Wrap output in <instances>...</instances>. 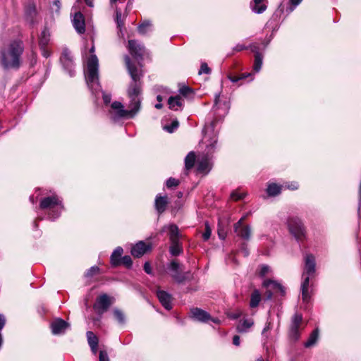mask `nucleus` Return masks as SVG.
Wrapping results in <instances>:
<instances>
[{
  "label": "nucleus",
  "mask_w": 361,
  "mask_h": 361,
  "mask_svg": "<svg viewBox=\"0 0 361 361\" xmlns=\"http://www.w3.org/2000/svg\"><path fill=\"white\" fill-rule=\"evenodd\" d=\"M261 301V294L258 290H254L250 296V306L251 308L257 307Z\"/></svg>",
  "instance_id": "obj_27"
},
{
  "label": "nucleus",
  "mask_w": 361,
  "mask_h": 361,
  "mask_svg": "<svg viewBox=\"0 0 361 361\" xmlns=\"http://www.w3.org/2000/svg\"><path fill=\"white\" fill-rule=\"evenodd\" d=\"M211 234H212L211 228L209 227V224L207 222H206L204 232L202 234V238H203L204 240H205V241L208 240L211 236Z\"/></svg>",
  "instance_id": "obj_40"
},
{
  "label": "nucleus",
  "mask_w": 361,
  "mask_h": 361,
  "mask_svg": "<svg viewBox=\"0 0 361 361\" xmlns=\"http://www.w3.org/2000/svg\"><path fill=\"white\" fill-rule=\"evenodd\" d=\"M254 320L252 318H243L240 320L236 326V331L238 333L244 334L250 331V329L254 325Z\"/></svg>",
  "instance_id": "obj_15"
},
{
  "label": "nucleus",
  "mask_w": 361,
  "mask_h": 361,
  "mask_svg": "<svg viewBox=\"0 0 361 361\" xmlns=\"http://www.w3.org/2000/svg\"><path fill=\"white\" fill-rule=\"evenodd\" d=\"M270 271V267L268 265L263 264L260 267L259 275L263 277L265 276Z\"/></svg>",
  "instance_id": "obj_42"
},
{
  "label": "nucleus",
  "mask_w": 361,
  "mask_h": 361,
  "mask_svg": "<svg viewBox=\"0 0 361 361\" xmlns=\"http://www.w3.org/2000/svg\"><path fill=\"white\" fill-rule=\"evenodd\" d=\"M6 323V319L5 317L3 314H0V330H1Z\"/></svg>",
  "instance_id": "obj_54"
},
{
  "label": "nucleus",
  "mask_w": 361,
  "mask_h": 361,
  "mask_svg": "<svg viewBox=\"0 0 361 361\" xmlns=\"http://www.w3.org/2000/svg\"><path fill=\"white\" fill-rule=\"evenodd\" d=\"M87 338L90 348H93L95 345H98V338L92 331L87 332Z\"/></svg>",
  "instance_id": "obj_30"
},
{
  "label": "nucleus",
  "mask_w": 361,
  "mask_h": 361,
  "mask_svg": "<svg viewBox=\"0 0 361 361\" xmlns=\"http://www.w3.org/2000/svg\"><path fill=\"white\" fill-rule=\"evenodd\" d=\"M98 69V59L96 55L92 54L87 61L85 78L87 85L93 94H96L100 90Z\"/></svg>",
  "instance_id": "obj_3"
},
{
  "label": "nucleus",
  "mask_w": 361,
  "mask_h": 361,
  "mask_svg": "<svg viewBox=\"0 0 361 361\" xmlns=\"http://www.w3.org/2000/svg\"><path fill=\"white\" fill-rule=\"evenodd\" d=\"M263 286L267 289L265 293L267 300H270L275 293L280 292L281 295H284L285 293L283 287L275 281L270 279L264 280Z\"/></svg>",
  "instance_id": "obj_7"
},
{
  "label": "nucleus",
  "mask_w": 361,
  "mask_h": 361,
  "mask_svg": "<svg viewBox=\"0 0 361 361\" xmlns=\"http://www.w3.org/2000/svg\"><path fill=\"white\" fill-rule=\"evenodd\" d=\"M169 109L177 111L183 106V99L180 95L170 97L168 99Z\"/></svg>",
  "instance_id": "obj_22"
},
{
  "label": "nucleus",
  "mask_w": 361,
  "mask_h": 361,
  "mask_svg": "<svg viewBox=\"0 0 361 361\" xmlns=\"http://www.w3.org/2000/svg\"><path fill=\"white\" fill-rule=\"evenodd\" d=\"M242 315V312L240 310H237L235 312H232L228 314V317L232 319H237Z\"/></svg>",
  "instance_id": "obj_47"
},
{
  "label": "nucleus",
  "mask_w": 361,
  "mask_h": 361,
  "mask_svg": "<svg viewBox=\"0 0 361 361\" xmlns=\"http://www.w3.org/2000/svg\"><path fill=\"white\" fill-rule=\"evenodd\" d=\"M103 99L105 104H109L111 102V95L104 93Z\"/></svg>",
  "instance_id": "obj_55"
},
{
  "label": "nucleus",
  "mask_w": 361,
  "mask_h": 361,
  "mask_svg": "<svg viewBox=\"0 0 361 361\" xmlns=\"http://www.w3.org/2000/svg\"><path fill=\"white\" fill-rule=\"evenodd\" d=\"M180 233L178 228L175 224L169 226V238L171 241L179 240Z\"/></svg>",
  "instance_id": "obj_28"
},
{
  "label": "nucleus",
  "mask_w": 361,
  "mask_h": 361,
  "mask_svg": "<svg viewBox=\"0 0 361 361\" xmlns=\"http://www.w3.org/2000/svg\"><path fill=\"white\" fill-rule=\"evenodd\" d=\"M128 49L130 54L137 60H142L145 53V47L136 40L128 41Z\"/></svg>",
  "instance_id": "obj_9"
},
{
  "label": "nucleus",
  "mask_w": 361,
  "mask_h": 361,
  "mask_svg": "<svg viewBox=\"0 0 361 361\" xmlns=\"http://www.w3.org/2000/svg\"><path fill=\"white\" fill-rule=\"evenodd\" d=\"M54 4L58 7L60 8V0H54Z\"/></svg>",
  "instance_id": "obj_64"
},
{
  "label": "nucleus",
  "mask_w": 361,
  "mask_h": 361,
  "mask_svg": "<svg viewBox=\"0 0 361 361\" xmlns=\"http://www.w3.org/2000/svg\"><path fill=\"white\" fill-rule=\"evenodd\" d=\"M155 209L159 214L163 213L169 204L167 196L157 195L155 199Z\"/></svg>",
  "instance_id": "obj_20"
},
{
  "label": "nucleus",
  "mask_w": 361,
  "mask_h": 361,
  "mask_svg": "<svg viewBox=\"0 0 361 361\" xmlns=\"http://www.w3.org/2000/svg\"><path fill=\"white\" fill-rule=\"evenodd\" d=\"M179 92L180 94H182L183 96H188L190 93L192 92V90L187 87V86H183L182 87H180L179 89Z\"/></svg>",
  "instance_id": "obj_45"
},
{
  "label": "nucleus",
  "mask_w": 361,
  "mask_h": 361,
  "mask_svg": "<svg viewBox=\"0 0 361 361\" xmlns=\"http://www.w3.org/2000/svg\"><path fill=\"white\" fill-rule=\"evenodd\" d=\"M149 250H150L149 245H147L143 241H140L132 247L131 254L135 257H140Z\"/></svg>",
  "instance_id": "obj_16"
},
{
  "label": "nucleus",
  "mask_w": 361,
  "mask_h": 361,
  "mask_svg": "<svg viewBox=\"0 0 361 361\" xmlns=\"http://www.w3.org/2000/svg\"><path fill=\"white\" fill-rule=\"evenodd\" d=\"M169 251L171 255L178 256L180 255L183 250L181 245V243L179 240L171 241V246L169 248Z\"/></svg>",
  "instance_id": "obj_26"
},
{
  "label": "nucleus",
  "mask_w": 361,
  "mask_h": 361,
  "mask_svg": "<svg viewBox=\"0 0 361 361\" xmlns=\"http://www.w3.org/2000/svg\"><path fill=\"white\" fill-rule=\"evenodd\" d=\"M249 48L251 49V51L255 53V55L257 54H260L259 52V47L256 44H250Z\"/></svg>",
  "instance_id": "obj_52"
},
{
  "label": "nucleus",
  "mask_w": 361,
  "mask_h": 361,
  "mask_svg": "<svg viewBox=\"0 0 361 361\" xmlns=\"http://www.w3.org/2000/svg\"><path fill=\"white\" fill-rule=\"evenodd\" d=\"M245 218H246V216H243V217H241L240 219V220L237 223H235L234 224V226H244L243 225V221L245 219Z\"/></svg>",
  "instance_id": "obj_57"
},
{
  "label": "nucleus",
  "mask_w": 361,
  "mask_h": 361,
  "mask_svg": "<svg viewBox=\"0 0 361 361\" xmlns=\"http://www.w3.org/2000/svg\"><path fill=\"white\" fill-rule=\"evenodd\" d=\"M229 80L233 82H236L240 80H242V78L235 77V76H228Z\"/></svg>",
  "instance_id": "obj_59"
},
{
  "label": "nucleus",
  "mask_w": 361,
  "mask_h": 361,
  "mask_svg": "<svg viewBox=\"0 0 361 361\" xmlns=\"http://www.w3.org/2000/svg\"><path fill=\"white\" fill-rule=\"evenodd\" d=\"M111 305L109 297L106 295H102L97 298L96 302L94 305V309L99 315L104 314Z\"/></svg>",
  "instance_id": "obj_10"
},
{
  "label": "nucleus",
  "mask_w": 361,
  "mask_h": 361,
  "mask_svg": "<svg viewBox=\"0 0 361 361\" xmlns=\"http://www.w3.org/2000/svg\"><path fill=\"white\" fill-rule=\"evenodd\" d=\"M114 314L115 318L120 324H123L125 322V316L121 310L116 309L114 311Z\"/></svg>",
  "instance_id": "obj_37"
},
{
  "label": "nucleus",
  "mask_w": 361,
  "mask_h": 361,
  "mask_svg": "<svg viewBox=\"0 0 361 361\" xmlns=\"http://www.w3.org/2000/svg\"><path fill=\"white\" fill-rule=\"evenodd\" d=\"M24 47L20 40H13L5 44L0 51V65L4 69H18Z\"/></svg>",
  "instance_id": "obj_2"
},
{
  "label": "nucleus",
  "mask_w": 361,
  "mask_h": 361,
  "mask_svg": "<svg viewBox=\"0 0 361 361\" xmlns=\"http://www.w3.org/2000/svg\"><path fill=\"white\" fill-rule=\"evenodd\" d=\"M125 63L128 71L131 77L132 82L128 89V96L130 98V110L124 109L123 105L119 102H114L111 105L109 115L111 119L117 121L121 118H132L139 111L141 106V78L142 77V71L132 64L130 58L126 55L124 57Z\"/></svg>",
  "instance_id": "obj_1"
},
{
  "label": "nucleus",
  "mask_w": 361,
  "mask_h": 361,
  "mask_svg": "<svg viewBox=\"0 0 361 361\" xmlns=\"http://www.w3.org/2000/svg\"><path fill=\"white\" fill-rule=\"evenodd\" d=\"M234 231L237 235L245 239L250 240L251 236V227L250 226H234Z\"/></svg>",
  "instance_id": "obj_21"
},
{
  "label": "nucleus",
  "mask_w": 361,
  "mask_h": 361,
  "mask_svg": "<svg viewBox=\"0 0 361 361\" xmlns=\"http://www.w3.org/2000/svg\"><path fill=\"white\" fill-rule=\"evenodd\" d=\"M270 324H267L262 331V334L264 335L267 331H269L270 329Z\"/></svg>",
  "instance_id": "obj_62"
},
{
  "label": "nucleus",
  "mask_w": 361,
  "mask_h": 361,
  "mask_svg": "<svg viewBox=\"0 0 361 361\" xmlns=\"http://www.w3.org/2000/svg\"><path fill=\"white\" fill-rule=\"evenodd\" d=\"M60 60L64 69L69 73L71 76H73L74 75V64L70 51L68 49L63 50Z\"/></svg>",
  "instance_id": "obj_11"
},
{
  "label": "nucleus",
  "mask_w": 361,
  "mask_h": 361,
  "mask_svg": "<svg viewBox=\"0 0 361 361\" xmlns=\"http://www.w3.org/2000/svg\"><path fill=\"white\" fill-rule=\"evenodd\" d=\"M264 1L265 0H253L252 4H251L252 11L256 13H263L267 7Z\"/></svg>",
  "instance_id": "obj_24"
},
{
  "label": "nucleus",
  "mask_w": 361,
  "mask_h": 361,
  "mask_svg": "<svg viewBox=\"0 0 361 361\" xmlns=\"http://www.w3.org/2000/svg\"><path fill=\"white\" fill-rule=\"evenodd\" d=\"M157 295L160 302L166 310H169L172 308L171 295L169 293L164 290H158Z\"/></svg>",
  "instance_id": "obj_19"
},
{
  "label": "nucleus",
  "mask_w": 361,
  "mask_h": 361,
  "mask_svg": "<svg viewBox=\"0 0 361 361\" xmlns=\"http://www.w3.org/2000/svg\"><path fill=\"white\" fill-rule=\"evenodd\" d=\"M286 187L288 188V189H290V190H297L299 187V185L297 182H292L290 183H288V185H286Z\"/></svg>",
  "instance_id": "obj_49"
},
{
  "label": "nucleus",
  "mask_w": 361,
  "mask_h": 361,
  "mask_svg": "<svg viewBox=\"0 0 361 361\" xmlns=\"http://www.w3.org/2000/svg\"><path fill=\"white\" fill-rule=\"evenodd\" d=\"M178 185H179V180L176 178H170L166 181V186L169 188H172V187H176Z\"/></svg>",
  "instance_id": "obj_41"
},
{
  "label": "nucleus",
  "mask_w": 361,
  "mask_h": 361,
  "mask_svg": "<svg viewBox=\"0 0 361 361\" xmlns=\"http://www.w3.org/2000/svg\"><path fill=\"white\" fill-rule=\"evenodd\" d=\"M99 361H109L106 352L101 350L99 355Z\"/></svg>",
  "instance_id": "obj_48"
},
{
  "label": "nucleus",
  "mask_w": 361,
  "mask_h": 361,
  "mask_svg": "<svg viewBox=\"0 0 361 361\" xmlns=\"http://www.w3.org/2000/svg\"><path fill=\"white\" fill-rule=\"evenodd\" d=\"M281 186L276 183H271L268 185L267 192L269 196H276L281 192Z\"/></svg>",
  "instance_id": "obj_29"
},
{
  "label": "nucleus",
  "mask_w": 361,
  "mask_h": 361,
  "mask_svg": "<svg viewBox=\"0 0 361 361\" xmlns=\"http://www.w3.org/2000/svg\"><path fill=\"white\" fill-rule=\"evenodd\" d=\"M212 167L210 159L207 155H203L197 160V170L201 173H207Z\"/></svg>",
  "instance_id": "obj_18"
},
{
  "label": "nucleus",
  "mask_w": 361,
  "mask_h": 361,
  "mask_svg": "<svg viewBox=\"0 0 361 361\" xmlns=\"http://www.w3.org/2000/svg\"><path fill=\"white\" fill-rule=\"evenodd\" d=\"M123 252V248L121 247H117L111 254V263L114 267H116L121 264V257Z\"/></svg>",
  "instance_id": "obj_23"
},
{
  "label": "nucleus",
  "mask_w": 361,
  "mask_h": 361,
  "mask_svg": "<svg viewBox=\"0 0 361 361\" xmlns=\"http://www.w3.org/2000/svg\"><path fill=\"white\" fill-rule=\"evenodd\" d=\"M263 55L262 54H257L255 55V61L253 69L255 72H259L262 66Z\"/></svg>",
  "instance_id": "obj_31"
},
{
  "label": "nucleus",
  "mask_w": 361,
  "mask_h": 361,
  "mask_svg": "<svg viewBox=\"0 0 361 361\" xmlns=\"http://www.w3.org/2000/svg\"><path fill=\"white\" fill-rule=\"evenodd\" d=\"M233 343L236 346H238L240 345V336H239L235 335L233 336Z\"/></svg>",
  "instance_id": "obj_56"
},
{
  "label": "nucleus",
  "mask_w": 361,
  "mask_h": 361,
  "mask_svg": "<svg viewBox=\"0 0 361 361\" xmlns=\"http://www.w3.org/2000/svg\"><path fill=\"white\" fill-rule=\"evenodd\" d=\"M39 207L42 209H51L49 215L53 219L58 218L63 209L62 202L57 195L43 198L40 202Z\"/></svg>",
  "instance_id": "obj_5"
},
{
  "label": "nucleus",
  "mask_w": 361,
  "mask_h": 361,
  "mask_svg": "<svg viewBox=\"0 0 361 361\" xmlns=\"http://www.w3.org/2000/svg\"><path fill=\"white\" fill-rule=\"evenodd\" d=\"M210 71H211V70L208 67L207 64L206 63H202L201 64V67L199 71V74L200 75L203 74V73L209 74V73H210Z\"/></svg>",
  "instance_id": "obj_43"
},
{
  "label": "nucleus",
  "mask_w": 361,
  "mask_h": 361,
  "mask_svg": "<svg viewBox=\"0 0 361 361\" xmlns=\"http://www.w3.org/2000/svg\"><path fill=\"white\" fill-rule=\"evenodd\" d=\"M245 218H246V216H243V217H241L240 219V220L237 223H235L234 224V226H244L243 225V221L245 219Z\"/></svg>",
  "instance_id": "obj_58"
},
{
  "label": "nucleus",
  "mask_w": 361,
  "mask_h": 361,
  "mask_svg": "<svg viewBox=\"0 0 361 361\" xmlns=\"http://www.w3.org/2000/svg\"><path fill=\"white\" fill-rule=\"evenodd\" d=\"M319 337V331L317 329H315L312 331V333L310 334L308 340L305 343V346L307 348H309L313 345L315 344Z\"/></svg>",
  "instance_id": "obj_32"
},
{
  "label": "nucleus",
  "mask_w": 361,
  "mask_h": 361,
  "mask_svg": "<svg viewBox=\"0 0 361 361\" xmlns=\"http://www.w3.org/2000/svg\"><path fill=\"white\" fill-rule=\"evenodd\" d=\"M124 19L125 17L122 16V13L121 10L116 8V16H115V21L117 24V27L120 29L122 28V27L124 25Z\"/></svg>",
  "instance_id": "obj_35"
},
{
  "label": "nucleus",
  "mask_w": 361,
  "mask_h": 361,
  "mask_svg": "<svg viewBox=\"0 0 361 361\" xmlns=\"http://www.w3.org/2000/svg\"><path fill=\"white\" fill-rule=\"evenodd\" d=\"M168 269L171 278L178 284L191 281L194 278L190 271H183L182 264L176 259L168 264Z\"/></svg>",
  "instance_id": "obj_4"
},
{
  "label": "nucleus",
  "mask_w": 361,
  "mask_h": 361,
  "mask_svg": "<svg viewBox=\"0 0 361 361\" xmlns=\"http://www.w3.org/2000/svg\"><path fill=\"white\" fill-rule=\"evenodd\" d=\"M248 47L243 45V44H237L234 48H233V50L235 51H243L244 49H247Z\"/></svg>",
  "instance_id": "obj_53"
},
{
  "label": "nucleus",
  "mask_w": 361,
  "mask_h": 361,
  "mask_svg": "<svg viewBox=\"0 0 361 361\" xmlns=\"http://www.w3.org/2000/svg\"><path fill=\"white\" fill-rule=\"evenodd\" d=\"M219 99H220V94H216L215 99H214L215 106H216L218 104Z\"/></svg>",
  "instance_id": "obj_63"
},
{
  "label": "nucleus",
  "mask_w": 361,
  "mask_h": 361,
  "mask_svg": "<svg viewBox=\"0 0 361 361\" xmlns=\"http://www.w3.org/2000/svg\"><path fill=\"white\" fill-rule=\"evenodd\" d=\"M245 194L243 192H239L238 191H234L231 193V197L234 200H239L244 197Z\"/></svg>",
  "instance_id": "obj_44"
},
{
  "label": "nucleus",
  "mask_w": 361,
  "mask_h": 361,
  "mask_svg": "<svg viewBox=\"0 0 361 361\" xmlns=\"http://www.w3.org/2000/svg\"><path fill=\"white\" fill-rule=\"evenodd\" d=\"M151 28H152L151 22L149 20H145L138 26L137 30H138L139 33H140L141 35H145L147 32L151 30Z\"/></svg>",
  "instance_id": "obj_34"
},
{
  "label": "nucleus",
  "mask_w": 361,
  "mask_h": 361,
  "mask_svg": "<svg viewBox=\"0 0 361 361\" xmlns=\"http://www.w3.org/2000/svg\"><path fill=\"white\" fill-rule=\"evenodd\" d=\"M302 315L299 314H295L292 318L289 336L293 340H298L300 337V333L302 329Z\"/></svg>",
  "instance_id": "obj_8"
},
{
  "label": "nucleus",
  "mask_w": 361,
  "mask_h": 361,
  "mask_svg": "<svg viewBox=\"0 0 361 361\" xmlns=\"http://www.w3.org/2000/svg\"><path fill=\"white\" fill-rule=\"evenodd\" d=\"M195 161V154L194 152H190L185 159V168L187 169H190L194 166Z\"/></svg>",
  "instance_id": "obj_33"
},
{
  "label": "nucleus",
  "mask_w": 361,
  "mask_h": 361,
  "mask_svg": "<svg viewBox=\"0 0 361 361\" xmlns=\"http://www.w3.org/2000/svg\"><path fill=\"white\" fill-rule=\"evenodd\" d=\"M302 1V0H290V1L293 7L290 8L289 11L292 12L294 10L295 7L299 5Z\"/></svg>",
  "instance_id": "obj_50"
},
{
  "label": "nucleus",
  "mask_w": 361,
  "mask_h": 361,
  "mask_svg": "<svg viewBox=\"0 0 361 361\" xmlns=\"http://www.w3.org/2000/svg\"><path fill=\"white\" fill-rule=\"evenodd\" d=\"M190 314L195 320L201 322H207L211 319V316L208 312L197 307L191 309Z\"/></svg>",
  "instance_id": "obj_14"
},
{
  "label": "nucleus",
  "mask_w": 361,
  "mask_h": 361,
  "mask_svg": "<svg viewBox=\"0 0 361 361\" xmlns=\"http://www.w3.org/2000/svg\"><path fill=\"white\" fill-rule=\"evenodd\" d=\"M69 327V324L62 319H56L51 324V331L54 334H63Z\"/></svg>",
  "instance_id": "obj_12"
},
{
  "label": "nucleus",
  "mask_w": 361,
  "mask_h": 361,
  "mask_svg": "<svg viewBox=\"0 0 361 361\" xmlns=\"http://www.w3.org/2000/svg\"><path fill=\"white\" fill-rule=\"evenodd\" d=\"M305 265L303 276H312L315 272V259L312 255H307L305 257Z\"/></svg>",
  "instance_id": "obj_17"
},
{
  "label": "nucleus",
  "mask_w": 361,
  "mask_h": 361,
  "mask_svg": "<svg viewBox=\"0 0 361 361\" xmlns=\"http://www.w3.org/2000/svg\"><path fill=\"white\" fill-rule=\"evenodd\" d=\"M41 49L42 50V55L47 58L49 56V52L48 50L45 49V47H41Z\"/></svg>",
  "instance_id": "obj_60"
},
{
  "label": "nucleus",
  "mask_w": 361,
  "mask_h": 361,
  "mask_svg": "<svg viewBox=\"0 0 361 361\" xmlns=\"http://www.w3.org/2000/svg\"><path fill=\"white\" fill-rule=\"evenodd\" d=\"M73 25L76 31L82 34L85 31V18L82 13L76 12L72 20Z\"/></svg>",
  "instance_id": "obj_13"
},
{
  "label": "nucleus",
  "mask_w": 361,
  "mask_h": 361,
  "mask_svg": "<svg viewBox=\"0 0 361 361\" xmlns=\"http://www.w3.org/2000/svg\"><path fill=\"white\" fill-rule=\"evenodd\" d=\"M289 231L298 240H301L305 234V229L300 219L297 217L290 218L288 220Z\"/></svg>",
  "instance_id": "obj_6"
},
{
  "label": "nucleus",
  "mask_w": 361,
  "mask_h": 361,
  "mask_svg": "<svg viewBox=\"0 0 361 361\" xmlns=\"http://www.w3.org/2000/svg\"><path fill=\"white\" fill-rule=\"evenodd\" d=\"M99 272V268L96 266L92 267L87 272V276H92Z\"/></svg>",
  "instance_id": "obj_46"
},
{
  "label": "nucleus",
  "mask_w": 361,
  "mask_h": 361,
  "mask_svg": "<svg viewBox=\"0 0 361 361\" xmlns=\"http://www.w3.org/2000/svg\"><path fill=\"white\" fill-rule=\"evenodd\" d=\"M178 121H173L171 125L169 126H165L164 127V129L166 130L169 133H173L176 129L178 127Z\"/></svg>",
  "instance_id": "obj_38"
},
{
  "label": "nucleus",
  "mask_w": 361,
  "mask_h": 361,
  "mask_svg": "<svg viewBox=\"0 0 361 361\" xmlns=\"http://www.w3.org/2000/svg\"><path fill=\"white\" fill-rule=\"evenodd\" d=\"M144 270L148 274H152V268H151V265L149 262H145V264H144Z\"/></svg>",
  "instance_id": "obj_51"
},
{
  "label": "nucleus",
  "mask_w": 361,
  "mask_h": 361,
  "mask_svg": "<svg viewBox=\"0 0 361 361\" xmlns=\"http://www.w3.org/2000/svg\"><path fill=\"white\" fill-rule=\"evenodd\" d=\"M86 4L90 7L94 6V0H85Z\"/></svg>",
  "instance_id": "obj_61"
},
{
  "label": "nucleus",
  "mask_w": 361,
  "mask_h": 361,
  "mask_svg": "<svg viewBox=\"0 0 361 361\" xmlns=\"http://www.w3.org/2000/svg\"><path fill=\"white\" fill-rule=\"evenodd\" d=\"M49 41V34L48 31L43 30L39 37L40 47H45Z\"/></svg>",
  "instance_id": "obj_36"
},
{
  "label": "nucleus",
  "mask_w": 361,
  "mask_h": 361,
  "mask_svg": "<svg viewBox=\"0 0 361 361\" xmlns=\"http://www.w3.org/2000/svg\"><path fill=\"white\" fill-rule=\"evenodd\" d=\"M310 276H308V275L305 276L304 281L301 286L302 299L305 302H307L310 299L308 288H309V282H310Z\"/></svg>",
  "instance_id": "obj_25"
},
{
  "label": "nucleus",
  "mask_w": 361,
  "mask_h": 361,
  "mask_svg": "<svg viewBox=\"0 0 361 361\" xmlns=\"http://www.w3.org/2000/svg\"><path fill=\"white\" fill-rule=\"evenodd\" d=\"M121 264H123L127 268H130L133 264L132 259L130 256L126 255L121 259Z\"/></svg>",
  "instance_id": "obj_39"
}]
</instances>
